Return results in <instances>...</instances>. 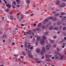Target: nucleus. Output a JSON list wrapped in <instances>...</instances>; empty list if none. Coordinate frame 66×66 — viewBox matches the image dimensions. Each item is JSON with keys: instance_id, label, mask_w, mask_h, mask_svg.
<instances>
[{"instance_id": "1", "label": "nucleus", "mask_w": 66, "mask_h": 66, "mask_svg": "<svg viewBox=\"0 0 66 66\" xmlns=\"http://www.w3.org/2000/svg\"><path fill=\"white\" fill-rule=\"evenodd\" d=\"M50 47H51V45H47L46 46V48L47 50H49V49H50Z\"/></svg>"}, {"instance_id": "2", "label": "nucleus", "mask_w": 66, "mask_h": 66, "mask_svg": "<svg viewBox=\"0 0 66 66\" xmlns=\"http://www.w3.org/2000/svg\"><path fill=\"white\" fill-rule=\"evenodd\" d=\"M28 56H29L30 58L31 59H32L33 57V56L31 54L28 53Z\"/></svg>"}, {"instance_id": "3", "label": "nucleus", "mask_w": 66, "mask_h": 66, "mask_svg": "<svg viewBox=\"0 0 66 66\" xmlns=\"http://www.w3.org/2000/svg\"><path fill=\"white\" fill-rule=\"evenodd\" d=\"M32 34V31L31 30H29L27 32V35H31Z\"/></svg>"}, {"instance_id": "4", "label": "nucleus", "mask_w": 66, "mask_h": 66, "mask_svg": "<svg viewBox=\"0 0 66 66\" xmlns=\"http://www.w3.org/2000/svg\"><path fill=\"white\" fill-rule=\"evenodd\" d=\"M36 52L37 53H39L40 52V49L39 48H37L36 49Z\"/></svg>"}, {"instance_id": "5", "label": "nucleus", "mask_w": 66, "mask_h": 66, "mask_svg": "<svg viewBox=\"0 0 66 66\" xmlns=\"http://www.w3.org/2000/svg\"><path fill=\"white\" fill-rule=\"evenodd\" d=\"M40 42L41 44H44V41L43 39H41L40 41Z\"/></svg>"}, {"instance_id": "6", "label": "nucleus", "mask_w": 66, "mask_h": 66, "mask_svg": "<svg viewBox=\"0 0 66 66\" xmlns=\"http://www.w3.org/2000/svg\"><path fill=\"white\" fill-rule=\"evenodd\" d=\"M54 56L55 58V60H58L60 58L57 55H54Z\"/></svg>"}, {"instance_id": "7", "label": "nucleus", "mask_w": 66, "mask_h": 66, "mask_svg": "<svg viewBox=\"0 0 66 66\" xmlns=\"http://www.w3.org/2000/svg\"><path fill=\"white\" fill-rule=\"evenodd\" d=\"M45 57L47 59H49V55L48 54H46L45 55Z\"/></svg>"}, {"instance_id": "8", "label": "nucleus", "mask_w": 66, "mask_h": 66, "mask_svg": "<svg viewBox=\"0 0 66 66\" xmlns=\"http://www.w3.org/2000/svg\"><path fill=\"white\" fill-rule=\"evenodd\" d=\"M64 55H61V57L60 59V60H63V59L64 58Z\"/></svg>"}, {"instance_id": "9", "label": "nucleus", "mask_w": 66, "mask_h": 66, "mask_svg": "<svg viewBox=\"0 0 66 66\" xmlns=\"http://www.w3.org/2000/svg\"><path fill=\"white\" fill-rule=\"evenodd\" d=\"M54 28V27L53 26H51L50 27H49V29L50 30H52Z\"/></svg>"}, {"instance_id": "10", "label": "nucleus", "mask_w": 66, "mask_h": 66, "mask_svg": "<svg viewBox=\"0 0 66 66\" xmlns=\"http://www.w3.org/2000/svg\"><path fill=\"white\" fill-rule=\"evenodd\" d=\"M12 4L13 5H16V2L15 1H14L12 3Z\"/></svg>"}, {"instance_id": "11", "label": "nucleus", "mask_w": 66, "mask_h": 66, "mask_svg": "<svg viewBox=\"0 0 66 66\" xmlns=\"http://www.w3.org/2000/svg\"><path fill=\"white\" fill-rule=\"evenodd\" d=\"M46 28V26L45 25L43 26L42 27V29H45Z\"/></svg>"}, {"instance_id": "12", "label": "nucleus", "mask_w": 66, "mask_h": 66, "mask_svg": "<svg viewBox=\"0 0 66 66\" xmlns=\"http://www.w3.org/2000/svg\"><path fill=\"white\" fill-rule=\"evenodd\" d=\"M55 54L56 55H60V53L58 52H56Z\"/></svg>"}, {"instance_id": "13", "label": "nucleus", "mask_w": 66, "mask_h": 66, "mask_svg": "<svg viewBox=\"0 0 66 66\" xmlns=\"http://www.w3.org/2000/svg\"><path fill=\"white\" fill-rule=\"evenodd\" d=\"M20 1V0H16V2L17 3V4L18 5L19 4V2Z\"/></svg>"}, {"instance_id": "14", "label": "nucleus", "mask_w": 66, "mask_h": 66, "mask_svg": "<svg viewBox=\"0 0 66 66\" xmlns=\"http://www.w3.org/2000/svg\"><path fill=\"white\" fill-rule=\"evenodd\" d=\"M40 38L39 37H37V41H39L40 40Z\"/></svg>"}, {"instance_id": "15", "label": "nucleus", "mask_w": 66, "mask_h": 66, "mask_svg": "<svg viewBox=\"0 0 66 66\" xmlns=\"http://www.w3.org/2000/svg\"><path fill=\"white\" fill-rule=\"evenodd\" d=\"M42 49L44 52H46V50H45V47H43Z\"/></svg>"}, {"instance_id": "16", "label": "nucleus", "mask_w": 66, "mask_h": 66, "mask_svg": "<svg viewBox=\"0 0 66 66\" xmlns=\"http://www.w3.org/2000/svg\"><path fill=\"white\" fill-rule=\"evenodd\" d=\"M6 6L7 7H9L10 8V7H11V5L9 4H7L6 5Z\"/></svg>"}, {"instance_id": "17", "label": "nucleus", "mask_w": 66, "mask_h": 66, "mask_svg": "<svg viewBox=\"0 0 66 66\" xmlns=\"http://www.w3.org/2000/svg\"><path fill=\"white\" fill-rule=\"evenodd\" d=\"M48 10L49 11H52V10H53V8L51 7L50 8H49Z\"/></svg>"}, {"instance_id": "18", "label": "nucleus", "mask_w": 66, "mask_h": 66, "mask_svg": "<svg viewBox=\"0 0 66 66\" xmlns=\"http://www.w3.org/2000/svg\"><path fill=\"white\" fill-rule=\"evenodd\" d=\"M25 47L26 48H27V42H26L25 43Z\"/></svg>"}, {"instance_id": "19", "label": "nucleus", "mask_w": 66, "mask_h": 66, "mask_svg": "<svg viewBox=\"0 0 66 66\" xmlns=\"http://www.w3.org/2000/svg\"><path fill=\"white\" fill-rule=\"evenodd\" d=\"M50 40L51 43H54V40H53L50 39Z\"/></svg>"}, {"instance_id": "20", "label": "nucleus", "mask_w": 66, "mask_h": 66, "mask_svg": "<svg viewBox=\"0 0 66 66\" xmlns=\"http://www.w3.org/2000/svg\"><path fill=\"white\" fill-rule=\"evenodd\" d=\"M43 39H44V40H46V37L45 36H43L42 37Z\"/></svg>"}, {"instance_id": "21", "label": "nucleus", "mask_w": 66, "mask_h": 66, "mask_svg": "<svg viewBox=\"0 0 66 66\" xmlns=\"http://www.w3.org/2000/svg\"><path fill=\"white\" fill-rule=\"evenodd\" d=\"M56 19H57V18H55L53 19V21H56Z\"/></svg>"}, {"instance_id": "22", "label": "nucleus", "mask_w": 66, "mask_h": 66, "mask_svg": "<svg viewBox=\"0 0 66 66\" xmlns=\"http://www.w3.org/2000/svg\"><path fill=\"white\" fill-rule=\"evenodd\" d=\"M42 26V24L41 23L39 24L38 25V27H41Z\"/></svg>"}, {"instance_id": "23", "label": "nucleus", "mask_w": 66, "mask_h": 66, "mask_svg": "<svg viewBox=\"0 0 66 66\" xmlns=\"http://www.w3.org/2000/svg\"><path fill=\"white\" fill-rule=\"evenodd\" d=\"M46 61L47 62H51V60L50 59H46Z\"/></svg>"}, {"instance_id": "24", "label": "nucleus", "mask_w": 66, "mask_h": 66, "mask_svg": "<svg viewBox=\"0 0 66 66\" xmlns=\"http://www.w3.org/2000/svg\"><path fill=\"white\" fill-rule=\"evenodd\" d=\"M10 18L11 20H13L14 19V17L12 16H11Z\"/></svg>"}, {"instance_id": "25", "label": "nucleus", "mask_w": 66, "mask_h": 66, "mask_svg": "<svg viewBox=\"0 0 66 66\" xmlns=\"http://www.w3.org/2000/svg\"><path fill=\"white\" fill-rule=\"evenodd\" d=\"M27 3H28V4H29L30 2V0H27Z\"/></svg>"}, {"instance_id": "26", "label": "nucleus", "mask_w": 66, "mask_h": 66, "mask_svg": "<svg viewBox=\"0 0 66 66\" xmlns=\"http://www.w3.org/2000/svg\"><path fill=\"white\" fill-rule=\"evenodd\" d=\"M66 16H64V18H62V20L63 21H64L65 20V19L66 18Z\"/></svg>"}, {"instance_id": "27", "label": "nucleus", "mask_w": 66, "mask_h": 66, "mask_svg": "<svg viewBox=\"0 0 66 66\" xmlns=\"http://www.w3.org/2000/svg\"><path fill=\"white\" fill-rule=\"evenodd\" d=\"M41 54L42 55H43V54H44V52L42 51H41Z\"/></svg>"}, {"instance_id": "28", "label": "nucleus", "mask_w": 66, "mask_h": 66, "mask_svg": "<svg viewBox=\"0 0 66 66\" xmlns=\"http://www.w3.org/2000/svg\"><path fill=\"white\" fill-rule=\"evenodd\" d=\"M54 30H58V28L57 27H56L54 28Z\"/></svg>"}, {"instance_id": "29", "label": "nucleus", "mask_w": 66, "mask_h": 66, "mask_svg": "<svg viewBox=\"0 0 66 66\" xmlns=\"http://www.w3.org/2000/svg\"><path fill=\"white\" fill-rule=\"evenodd\" d=\"M22 53L23 54V55H24V56H26V54L25 53H24V52H22Z\"/></svg>"}, {"instance_id": "30", "label": "nucleus", "mask_w": 66, "mask_h": 66, "mask_svg": "<svg viewBox=\"0 0 66 66\" xmlns=\"http://www.w3.org/2000/svg\"><path fill=\"white\" fill-rule=\"evenodd\" d=\"M49 19H53V17L51 16L48 18Z\"/></svg>"}, {"instance_id": "31", "label": "nucleus", "mask_w": 66, "mask_h": 66, "mask_svg": "<svg viewBox=\"0 0 66 66\" xmlns=\"http://www.w3.org/2000/svg\"><path fill=\"white\" fill-rule=\"evenodd\" d=\"M60 4V2L58 1L56 2V5H59Z\"/></svg>"}, {"instance_id": "32", "label": "nucleus", "mask_w": 66, "mask_h": 66, "mask_svg": "<svg viewBox=\"0 0 66 66\" xmlns=\"http://www.w3.org/2000/svg\"><path fill=\"white\" fill-rule=\"evenodd\" d=\"M61 15H65V13L64 12H61Z\"/></svg>"}, {"instance_id": "33", "label": "nucleus", "mask_w": 66, "mask_h": 66, "mask_svg": "<svg viewBox=\"0 0 66 66\" xmlns=\"http://www.w3.org/2000/svg\"><path fill=\"white\" fill-rule=\"evenodd\" d=\"M30 47H31V45H29L27 46V48H28V49H30Z\"/></svg>"}, {"instance_id": "34", "label": "nucleus", "mask_w": 66, "mask_h": 66, "mask_svg": "<svg viewBox=\"0 0 66 66\" xmlns=\"http://www.w3.org/2000/svg\"><path fill=\"white\" fill-rule=\"evenodd\" d=\"M62 33L65 36H66V33H65V32H62Z\"/></svg>"}, {"instance_id": "35", "label": "nucleus", "mask_w": 66, "mask_h": 66, "mask_svg": "<svg viewBox=\"0 0 66 66\" xmlns=\"http://www.w3.org/2000/svg\"><path fill=\"white\" fill-rule=\"evenodd\" d=\"M45 21H46V22H48V21H49V20L48 19H46L45 20Z\"/></svg>"}, {"instance_id": "36", "label": "nucleus", "mask_w": 66, "mask_h": 66, "mask_svg": "<svg viewBox=\"0 0 66 66\" xmlns=\"http://www.w3.org/2000/svg\"><path fill=\"white\" fill-rule=\"evenodd\" d=\"M21 18H19L18 19V20L20 22H21Z\"/></svg>"}, {"instance_id": "37", "label": "nucleus", "mask_w": 66, "mask_h": 66, "mask_svg": "<svg viewBox=\"0 0 66 66\" xmlns=\"http://www.w3.org/2000/svg\"><path fill=\"white\" fill-rule=\"evenodd\" d=\"M3 37L4 38H6V35L5 34L3 35Z\"/></svg>"}, {"instance_id": "38", "label": "nucleus", "mask_w": 66, "mask_h": 66, "mask_svg": "<svg viewBox=\"0 0 66 66\" xmlns=\"http://www.w3.org/2000/svg\"><path fill=\"white\" fill-rule=\"evenodd\" d=\"M45 35H48V32L46 31L45 33Z\"/></svg>"}, {"instance_id": "39", "label": "nucleus", "mask_w": 66, "mask_h": 66, "mask_svg": "<svg viewBox=\"0 0 66 66\" xmlns=\"http://www.w3.org/2000/svg\"><path fill=\"white\" fill-rule=\"evenodd\" d=\"M40 30V28H39L38 27L37 29V31H39V30Z\"/></svg>"}, {"instance_id": "40", "label": "nucleus", "mask_w": 66, "mask_h": 66, "mask_svg": "<svg viewBox=\"0 0 66 66\" xmlns=\"http://www.w3.org/2000/svg\"><path fill=\"white\" fill-rule=\"evenodd\" d=\"M27 32H26L24 33V35H27Z\"/></svg>"}, {"instance_id": "41", "label": "nucleus", "mask_w": 66, "mask_h": 66, "mask_svg": "<svg viewBox=\"0 0 66 66\" xmlns=\"http://www.w3.org/2000/svg\"><path fill=\"white\" fill-rule=\"evenodd\" d=\"M12 8H13L14 9H15L16 8V6H12Z\"/></svg>"}, {"instance_id": "42", "label": "nucleus", "mask_w": 66, "mask_h": 66, "mask_svg": "<svg viewBox=\"0 0 66 66\" xmlns=\"http://www.w3.org/2000/svg\"><path fill=\"white\" fill-rule=\"evenodd\" d=\"M14 56H15V57H17L18 56V55L16 54H14Z\"/></svg>"}, {"instance_id": "43", "label": "nucleus", "mask_w": 66, "mask_h": 66, "mask_svg": "<svg viewBox=\"0 0 66 66\" xmlns=\"http://www.w3.org/2000/svg\"><path fill=\"white\" fill-rule=\"evenodd\" d=\"M59 7H63V6H62V5H59Z\"/></svg>"}, {"instance_id": "44", "label": "nucleus", "mask_w": 66, "mask_h": 66, "mask_svg": "<svg viewBox=\"0 0 66 66\" xmlns=\"http://www.w3.org/2000/svg\"><path fill=\"white\" fill-rule=\"evenodd\" d=\"M63 7H64L65 6V4L64 3H63L62 5Z\"/></svg>"}, {"instance_id": "45", "label": "nucleus", "mask_w": 66, "mask_h": 66, "mask_svg": "<svg viewBox=\"0 0 66 66\" xmlns=\"http://www.w3.org/2000/svg\"><path fill=\"white\" fill-rule=\"evenodd\" d=\"M21 13V12H19V13H18L17 14V16H18V15H20V14Z\"/></svg>"}, {"instance_id": "46", "label": "nucleus", "mask_w": 66, "mask_h": 66, "mask_svg": "<svg viewBox=\"0 0 66 66\" xmlns=\"http://www.w3.org/2000/svg\"><path fill=\"white\" fill-rule=\"evenodd\" d=\"M24 17V16L23 15H22V16L21 17V18L22 19H23V17Z\"/></svg>"}, {"instance_id": "47", "label": "nucleus", "mask_w": 66, "mask_h": 66, "mask_svg": "<svg viewBox=\"0 0 66 66\" xmlns=\"http://www.w3.org/2000/svg\"><path fill=\"white\" fill-rule=\"evenodd\" d=\"M33 30L34 32H36V29H34Z\"/></svg>"}, {"instance_id": "48", "label": "nucleus", "mask_w": 66, "mask_h": 66, "mask_svg": "<svg viewBox=\"0 0 66 66\" xmlns=\"http://www.w3.org/2000/svg\"><path fill=\"white\" fill-rule=\"evenodd\" d=\"M35 60H37V61H38V59H37L36 58H35Z\"/></svg>"}, {"instance_id": "49", "label": "nucleus", "mask_w": 66, "mask_h": 66, "mask_svg": "<svg viewBox=\"0 0 66 66\" xmlns=\"http://www.w3.org/2000/svg\"><path fill=\"white\" fill-rule=\"evenodd\" d=\"M65 30H66V27H64L63 28V30H64V31H65Z\"/></svg>"}, {"instance_id": "50", "label": "nucleus", "mask_w": 66, "mask_h": 66, "mask_svg": "<svg viewBox=\"0 0 66 66\" xmlns=\"http://www.w3.org/2000/svg\"><path fill=\"white\" fill-rule=\"evenodd\" d=\"M18 61L19 62H20V61H21V59H20V58H19L18 59Z\"/></svg>"}, {"instance_id": "51", "label": "nucleus", "mask_w": 66, "mask_h": 66, "mask_svg": "<svg viewBox=\"0 0 66 66\" xmlns=\"http://www.w3.org/2000/svg\"><path fill=\"white\" fill-rule=\"evenodd\" d=\"M9 14L11 15H13V13H12L11 11L9 12Z\"/></svg>"}, {"instance_id": "52", "label": "nucleus", "mask_w": 66, "mask_h": 66, "mask_svg": "<svg viewBox=\"0 0 66 66\" xmlns=\"http://www.w3.org/2000/svg\"><path fill=\"white\" fill-rule=\"evenodd\" d=\"M59 16V14L57 13L55 15V16Z\"/></svg>"}, {"instance_id": "53", "label": "nucleus", "mask_w": 66, "mask_h": 66, "mask_svg": "<svg viewBox=\"0 0 66 66\" xmlns=\"http://www.w3.org/2000/svg\"><path fill=\"white\" fill-rule=\"evenodd\" d=\"M56 23H54V24H53V26H55L56 25Z\"/></svg>"}, {"instance_id": "54", "label": "nucleus", "mask_w": 66, "mask_h": 66, "mask_svg": "<svg viewBox=\"0 0 66 66\" xmlns=\"http://www.w3.org/2000/svg\"><path fill=\"white\" fill-rule=\"evenodd\" d=\"M54 38H56V36L55 35L53 37Z\"/></svg>"}, {"instance_id": "55", "label": "nucleus", "mask_w": 66, "mask_h": 66, "mask_svg": "<svg viewBox=\"0 0 66 66\" xmlns=\"http://www.w3.org/2000/svg\"><path fill=\"white\" fill-rule=\"evenodd\" d=\"M36 62L37 63H40V61H39L38 62V61H36Z\"/></svg>"}, {"instance_id": "56", "label": "nucleus", "mask_w": 66, "mask_h": 66, "mask_svg": "<svg viewBox=\"0 0 66 66\" xmlns=\"http://www.w3.org/2000/svg\"><path fill=\"white\" fill-rule=\"evenodd\" d=\"M60 51V50H59V48H57V51Z\"/></svg>"}, {"instance_id": "57", "label": "nucleus", "mask_w": 66, "mask_h": 66, "mask_svg": "<svg viewBox=\"0 0 66 66\" xmlns=\"http://www.w3.org/2000/svg\"><path fill=\"white\" fill-rule=\"evenodd\" d=\"M57 24H58V25H59V24H60V22H58L57 23Z\"/></svg>"}, {"instance_id": "58", "label": "nucleus", "mask_w": 66, "mask_h": 66, "mask_svg": "<svg viewBox=\"0 0 66 66\" xmlns=\"http://www.w3.org/2000/svg\"><path fill=\"white\" fill-rule=\"evenodd\" d=\"M15 43L13 42V43H12V45H15Z\"/></svg>"}, {"instance_id": "59", "label": "nucleus", "mask_w": 66, "mask_h": 66, "mask_svg": "<svg viewBox=\"0 0 66 66\" xmlns=\"http://www.w3.org/2000/svg\"><path fill=\"white\" fill-rule=\"evenodd\" d=\"M28 53H31V52L30 51L28 50Z\"/></svg>"}, {"instance_id": "60", "label": "nucleus", "mask_w": 66, "mask_h": 66, "mask_svg": "<svg viewBox=\"0 0 66 66\" xmlns=\"http://www.w3.org/2000/svg\"><path fill=\"white\" fill-rule=\"evenodd\" d=\"M45 58V56H43L42 57V59H44Z\"/></svg>"}, {"instance_id": "61", "label": "nucleus", "mask_w": 66, "mask_h": 66, "mask_svg": "<svg viewBox=\"0 0 66 66\" xmlns=\"http://www.w3.org/2000/svg\"><path fill=\"white\" fill-rule=\"evenodd\" d=\"M13 32L14 33H16V31H15V30H13Z\"/></svg>"}, {"instance_id": "62", "label": "nucleus", "mask_w": 66, "mask_h": 66, "mask_svg": "<svg viewBox=\"0 0 66 66\" xmlns=\"http://www.w3.org/2000/svg\"><path fill=\"white\" fill-rule=\"evenodd\" d=\"M21 26H22V27H23L24 26V24H21Z\"/></svg>"}, {"instance_id": "63", "label": "nucleus", "mask_w": 66, "mask_h": 66, "mask_svg": "<svg viewBox=\"0 0 66 66\" xmlns=\"http://www.w3.org/2000/svg\"><path fill=\"white\" fill-rule=\"evenodd\" d=\"M53 13L55 14H56V12L55 11H53Z\"/></svg>"}, {"instance_id": "64", "label": "nucleus", "mask_w": 66, "mask_h": 66, "mask_svg": "<svg viewBox=\"0 0 66 66\" xmlns=\"http://www.w3.org/2000/svg\"><path fill=\"white\" fill-rule=\"evenodd\" d=\"M53 46L54 47H56V45H53Z\"/></svg>"}]
</instances>
